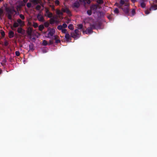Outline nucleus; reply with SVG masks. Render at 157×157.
<instances>
[{"instance_id": "b1692460", "label": "nucleus", "mask_w": 157, "mask_h": 157, "mask_svg": "<svg viewBox=\"0 0 157 157\" xmlns=\"http://www.w3.org/2000/svg\"><path fill=\"white\" fill-rule=\"evenodd\" d=\"M42 44L44 46H46L48 44L47 41L45 40H44L43 41Z\"/></svg>"}, {"instance_id": "7ed1b4c3", "label": "nucleus", "mask_w": 157, "mask_h": 157, "mask_svg": "<svg viewBox=\"0 0 157 157\" xmlns=\"http://www.w3.org/2000/svg\"><path fill=\"white\" fill-rule=\"evenodd\" d=\"M61 10L63 12L66 13L69 16H71V11L67 7L62 8Z\"/></svg>"}, {"instance_id": "1a4fd4ad", "label": "nucleus", "mask_w": 157, "mask_h": 157, "mask_svg": "<svg viewBox=\"0 0 157 157\" xmlns=\"http://www.w3.org/2000/svg\"><path fill=\"white\" fill-rule=\"evenodd\" d=\"M83 33H85L86 34H90L93 32L92 29L90 27L88 28L86 31H83Z\"/></svg>"}, {"instance_id": "603ef678", "label": "nucleus", "mask_w": 157, "mask_h": 157, "mask_svg": "<svg viewBox=\"0 0 157 157\" xmlns=\"http://www.w3.org/2000/svg\"><path fill=\"white\" fill-rule=\"evenodd\" d=\"M1 34L2 35V36H5V33L4 31H1Z\"/></svg>"}, {"instance_id": "13d9d810", "label": "nucleus", "mask_w": 157, "mask_h": 157, "mask_svg": "<svg viewBox=\"0 0 157 157\" xmlns=\"http://www.w3.org/2000/svg\"><path fill=\"white\" fill-rule=\"evenodd\" d=\"M1 64L2 65V66H4L5 65V64H5V63H3V62H2V63H1Z\"/></svg>"}, {"instance_id": "9b49d317", "label": "nucleus", "mask_w": 157, "mask_h": 157, "mask_svg": "<svg viewBox=\"0 0 157 157\" xmlns=\"http://www.w3.org/2000/svg\"><path fill=\"white\" fill-rule=\"evenodd\" d=\"M17 22L18 23L20 26H23L25 25L24 22L22 21L20 19H18L17 20Z\"/></svg>"}, {"instance_id": "de8ad7c7", "label": "nucleus", "mask_w": 157, "mask_h": 157, "mask_svg": "<svg viewBox=\"0 0 157 157\" xmlns=\"http://www.w3.org/2000/svg\"><path fill=\"white\" fill-rule=\"evenodd\" d=\"M62 26H63V28H65L67 27V25L66 23L63 24Z\"/></svg>"}, {"instance_id": "72a5a7b5", "label": "nucleus", "mask_w": 157, "mask_h": 157, "mask_svg": "<svg viewBox=\"0 0 157 157\" xmlns=\"http://www.w3.org/2000/svg\"><path fill=\"white\" fill-rule=\"evenodd\" d=\"M57 29L59 30H61L63 29V26L61 25H58L57 27Z\"/></svg>"}, {"instance_id": "f03ea898", "label": "nucleus", "mask_w": 157, "mask_h": 157, "mask_svg": "<svg viewBox=\"0 0 157 157\" xmlns=\"http://www.w3.org/2000/svg\"><path fill=\"white\" fill-rule=\"evenodd\" d=\"M55 33V30L54 29H50V30L48 34V37L49 38H51Z\"/></svg>"}, {"instance_id": "ea45409f", "label": "nucleus", "mask_w": 157, "mask_h": 157, "mask_svg": "<svg viewBox=\"0 0 157 157\" xmlns=\"http://www.w3.org/2000/svg\"><path fill=\"white\" fill-rule=\"evenodd\" d=\"M53 44V40H49V43L48 44L49 45L52 44Z\"/></svg>"}, {"instance_id": "5701e85b", "label": "nucleus", "mask_w": 157, "mask_h": 157, "mask_svg": "<svg viewBox=\"0 0 157 157\" xmlns=\"http://www.w3.org/2000/svg\"><path fill=\"white\" fill-rule=\"evenodd\" d=\"M140 6L142 8H144L146 6V4L144 2H142L140 3Z\"/></svg>"}, {"instance_id": "6ab92c4d", "label": "nucleus", "mask_w": 157, "mask_h": 157, "mask_svg": "<svg viewBox=\"0 0 157 157\" xmlns=\"http://www.w3.org/2000/svg\"><path fill=\"white\" fill-rule=\"evenodd\" d=\"M71 35L72 37L74 38H76L78 36L74 33H71Z\"/></svg>"}, {"instance_id": "a878e982", "label": "nucleus", "mask_w": 157, "mask_h": 157, "mask_svg": "<svg viewBox=\"0 0 157 157\" xmlns=\"http://www.w3.org/2000/svg\"><path fill=\"white\" fill-rule=\"evenodd\" d=\"M53 16V14L52 13L50 12L47 14V16L49 18H51Z\"/></svg>"}, {"instance_id": "8fccbe9b", "label": "nucleus", "mask_w": 157, "mask_h": 157, "mask_svg": "<svg viewBox=\"0 0 157 157\" xmlns=\"http://www.w3.org/2000/svg\"><path fill=\"white\" fill-rule=\"evenodd\" d=\"M8 43L7 41H5L4 43V45L5 46H7L8 45Z\"/></svg>"}, {"instance_id": "79ce46f5", "label": "nucleus", "mask_w": 157, "mask_h": 157, "mask_svg": "<svg viewBox=\"0 0 157 157\" xmlns=\"http://www.w3.org/2000/svg\"><path fill=\"white\" fill-rule=\"evenodd\" d=\"M55 20L51 18L50 20V23L51 24H52L54 23Z\"/></svg>"}, {"instance_id": "f3484780", "label": "nucleus", "mask_w": 157, "mask_h": 157, "mask_svg": "<svg viewBox=\"0 0 157 157\" xmlns=\"http://www.w3.org/2000/svg\"><path fill=\"white\" fill-rule=\"evenodd\" d=\"M73 6L74 7L78 8L79 7L80 5L78 2H75L73 4Z\"/></svg>"}, {"instance_id": "c9c22d12", "label": "nucleus", "mask_w": 157, "mask_h": 157, "mask_svg": "<svg viewBox=\"0 0 157 157\" xmlns=\"http://www.w3.org/2000/svg\"><path fill=\"white\" fill-rule=\"evenodd\" d=\"M115 5L117 7H118L119 8H122V7H121V5H120V4H119L118 3H116Z\"/></svg>"}, {"instance_id": "39448f33", "label": "nucleus", "mask_w": 157, "mask_h": 157, "mask_svg": "<svg viewBox=\"0 0 157 157\" xmlns=\"http://www.w3.org/2000/svg\"><path fill=\"white\" fill-rule=\"evenodd\" d=\"M30 2L32 3V4L34 6H35L38 4H40L41 5V2L40 0H30Z\"/></svg>"}, {"instance_id": "338daca9", "label": "nucleus", "mask_w": 157, "mask_h": 157, "mask_svg": "<svg viewBox=\"0 0 157 157\" xmlns=\"http://www.w3.org/2000/svg\"><path fill=\"white\" fill-rule=\"evenodd\" d=\"M155 2L157 3V0H155Z\"/></svg>"}, {"instance_id": "3c124183", "label": "nucleus", "mask_w": 157, "mask_h": 157, "mask_svg": "<svg viewBox=\"0 0 157 157\" xmlns=\"http://www.w3.org/2000/svg\"><path fill=\"white\" fill-rule=\"evenodd\" d=\"M3 13V10L0 8V15H2Z\"/></svg>"}, {"instance_id": "bf43d9fd", "label": "nucleus", "mask_w": 157, "mask_h": 157, "mask_svg": "<svg viewBox=\"0 0 157 157\" xmlns=\"http://www.w3.org/2000/svg\"><path fill=\"white\" fill-rule=\"evenodd\" d=\"M12 58H11V57H10L9 59V61L10 62H12Z\"/></svg>"}, {"instance_id": "393cba45", "label": "nucleus", "mask_w": 157, "mask_h": 157, "mask_svg": "<svg viewBox=\"0 0 157 157\" xmlns=\"http://www.w3.org/2000/svg\"><path fill=\"white\" fill-rule=\"evenodd\" d=\"M29 48L30 50H33V46L32 44H31L29 45Z\"/></svg>"}, {"instance_id": "a211bd4d", "label": "nucleus", "mask_w": 157, "mask_h": 157, "mask_svg": "<svg viewBox=\"0 0 157 157\" xmlns=\"http://www.w3.org/2000/svg\"><path fill=\"white\" fill-rule=\"evenodd\" d=\"M56 13L58 15H63V12L58 9L56 10Z\"/></svg>"}, {"instance_id": "4468645a", "label": "nucleus", "mask_w": 157, "mask_h": 157, "mask_svg": "<svg viewBox=\"0 0 157 157\" xmlns=\"http://www.w3.org/2000/svg\"><path fill=\"white\" fill-rule=\"evenodd\" d=\"M157 9V5H154L151 6L149 10L150 11L155 10Z\"/></svg>"}, {"instance_id": "0e129e2a", "label": "nucleus", "mask_w": 157, "mask_h": 157, "mask_svg": "<svg viewBox=\"0 0 157 157\" xmlns=\"http://www.w3.org/2000/svg\"><path fill=\"white\" fill-rule=\"evenodd\" d=\"M132 0V2H134L135 1H136V0Z\"/></svg>"}, {"instance_id": "774afa93", "label": "nucleus", "mask_w": 157, "mask_h": 157, "mask_svg": "<svg viewBox=\"0 0 157 157\" xmlns=\"http://www.w3.org/2000/svg\"><path fill=\"white\" fill-rule=\"evenodd\" d=\"M2 1V0H0V1Z\"/></svg>"}, {"instance_id": "09e8293b", "label": "nucleus", "mask_w": 157, "mask_h": 157, "mask_svg": "<svg viewBox=\"0 0 157 157\" xmlns=\"http://www.w3.org/2000/svg\"><path fill=\"white\" fill-rule=\"evenodd\" d=\"M56 44H58L60 42V41L59 39H57L56 40Z\"/></svg>"}, {"instance_id": "a19ab883", "label": "nucleus", "mask_w": 157, "mask_h": 157, "mask_svg": "<svg viewBox=\"0 0 157 157\" xmlns=\"http://www.w3.org/2000/svg\"><path fill=\"white\" fill-rule=\"evenodd\" d=\"M15 54L16 56H18L20 55V53L18 51H16L15 52Z\"/></svg>"}, {"instance_id": "e433bc0d", "label": "nucleus", "mask_w": 157, "mask_h": 157, "mask_svg": "<svg viewBox=\"0 0 157 157\" xmlns=\"http://www.w3.org/2000/svg\"><path fill=\"white\" fill-rule=\"evenodd\" d=\"M19 16L21 19L22 20H24L25 19V17L22 14H20L19 15Z\"/></svg>"}, {"instance_id": "6e6d98bb", "label": "nucleus", "mask_w": 157, "mask_h": 157, "mask_svg": "<svg viewBox=\"0 0 157 157\" xmlns=\"http://www.w3.org/2000/svg\"><path fill=\"white\" fill-rule=\"evenodd\" d=\"M7 60L5 58L3 60H2V62H3V63H6V62Z\"/></svg>"}, {"instance_id": "aec40b11", "label": "nucleus", "mask_w": 157, "mask_h": 157, "mask_svg": "<svg viewBox=\"0 0 157 157\" xmlns=\"http://www.w3.org/2000/svg\"><path fill=\"white\" fill-rule=\"evenodd\" d=\"M44 28V26L43 25H40L39 26V30L40 31H42Z\"/></svg>"}, {"instance_id": "864d4df0", "label": "nucleus", "mask_w": 157, "mask_h": 157, "mask_svg": "<svg viewBox=\"0 0 157 157\" xmlns=\"http://www.w3.org/2000/svg\"><path fill=\"white\" fill-rule=\"evenodd\" d=\"M50 6L51 7L52 10L54 11L55 10V6H54L50 5Z\"/></svg>"}, {"instance_id": "c03bdc74", "label": "nucleus", "mask_w": 157, "mask_h": 157, "mask_svg": "<svg viewBox=\"0 0 157 157\" xmlns=\"http://www.w3.org/2000/svg\"><path fill=\"white\" fill-rule=\"evenodd\" d=\"M26 6L28 8H30L31 7V4L30 3H28L26 4Z\"/></svg>"}, {"instance_id": "dca6fc26", "label": "nucleus", "mask_w": 157, "mask_h": 157, "mask_svg": "<svg viewBox=\"0 0 157 157\" xmlns=\"http://www.w3.org/2000/svg\"><path fill=\"white\" fill-rule=\"evenodd\" d=\"M14 32L13 31L10 30L9 32V37L10 38H12L14 36Z\"/></svg>"}, {"instance_id": "20e7f679", "label": "nucleus", "mask_w": 157, "mask_h": 157, "mask_svg": "<svg viewBox=\"0 0 157 157\" xmlns=\"http://www.w3.org/2000/svg\"><path fill=\"white\" fill-rule=\"evenodd\" d=\"M98 5H93L90 7V9L92 12L94 13L96 12Z\"/></svg>"}, {"instance_id": "cd10ccee", "label": "nucleus", "mask_w": 157, "mask_h": 157, "mask_svg": "<svg viewBox=\"0 0 157 157\" xmlns=\"http://www.w3.org/2000/svg\"><path fill=\"white\" fill-rule=\"evenodd\" d=\"M49 25V24L48 22H46L44 23V26L46 27H48Z\"/></svg>"}, {"instance_id": "423d86ee", "label": "nucleus", "mask_w": 157, "mask_h": 157, "mask_svg": "<svg viewBox=\"0 0 157 157\" xmlns=\"http://www.w3.org/2000/svg\"><path fill=\"white\" fill-rule=\"evenodd\" d=\"M128 6H126L124 7H122V8L121 9H122L123 12L126 14H128L129 13V9L128 8Z\"/></svg>"}, {"instance_id": "ddd939ff", "label": "nucleus", "mask_w": 157, "mask_h": 157, "mask_svg": "<svg viewBox=\"0 0 157 157\" xmlns=\"http://www.w3.org/2000/svg\"><path fill=\"white\" fill-rule=\"evenodd\" d=\"M17 31L18 33H21V34H23L25 32V30L21 27L18 28Z\"/></svg>"}, {"instance_id": "0eeeda50", "label": "nucleus", "mask_w": 157, "mask_h": 157, "mask_svg": "<svg viewBox=\"0 0 157 157\" xmlns=\"http://www.w3.org/2000/svg\"><path fill=\"white\" fill-rule=\"evenodd\" d=\"M125 1H124L123 0H121L120 2V5H121V7H122V6L124 5L125 6H129V4L126 2H125Z\"/></svg>"}, {"instance_id": "4c0bfd02", "label": "nucleus", "mask_w": 157, "mask_h": 157, "mask_svg": "<svg viewBox=\"0 0 157 157\" xmlns=\"http://www.w3.org/2000/svg\"><path fill=\"white\" fill-rule=\"evenodd\" d=\"M53 39L55 40L57 39H59V37L57 35H55L53 36Z\"/></svg>"}, {"instance_id": "f704fd0d", "label": "nucleus", "mask_w": 157, "mask_h": 157, "mask_svg": "<svg viewBox=\"0 0 157 157\" xmlns=\"http://www.w3.org/2000/svg\"><path fill=\"white\" fill-rule=\"evenodd\" d=\"M61 31L63 33H65V34H66V33H68L66 29H63Z\"/></svg>"}, {"instance_id": "2eb2a0df", "label": "nucleus", "mask_w": 157, "mask_h": 157, "mask_svg": "<svg viewBox=\"0 0 157 157\" xmlns=\"http://www.w3.org/2000/svg\"><path fill=\"white\" fill-rule=\"evenodd\" d=\"M97 26V23H94L93 24H90V27L91 28V29L93 30L94 29H96V27Z\"/></svg>"}, {"instance_id": "7c9ffc66", "label": "nucleus", "mask_w": 157, "mask_h": 157, "mask_svg": "<svg viewBox=\"0 0 157 157\" xmlns=\"http://www.w3.org/2000/svg\"><path fill=\"white\" fill-rule=\"evenodd\" d=\"M92 12V11H91V10H88L87 11V13L89 16L91 14Z\"/></svg>"}, {"instance_id": "052dcab7", "label": "nucleus", "mask_w": 157, "mask_h": 157, "mask_svg": "<svg viewBox=\"0 0 157 157\" xmlns=\"http://www.w3.org/2000/svg\"><path fill=\"white\" fill-rule=\"evenodd\" d=\"M28 0H23V1L24 3H26Z\"/></svg>"}, {"instance_id": "e2e57ef3", "label": "nucleus", "mask_w": 157, "mask_h": 157, "mask_svg": "<svg viewBox=\"0 0 157 157\" xmlns=\"http://www.w3.org/2000/svg\"><path fill=\"white\" fill-rule=\"evenodd\" d=\"M2 70L1 69H0V74H1V73H2Z\"/></svg>"}, {"instance_id": "9d476101", "label": "nucleus", "mask_w": 157, "mask_h": 157, "mask_svg": "<svg viewBox=\"0 0 157 157\" xmlns=\"http://www.w3.org/2000/svg\"><path fill=\"white\" fill-rule=\"evenodd\" d=\"M32 31V28L30 27H29L27 30V33L28 35L29 36H31Z\"/></svg>"}, {"instance_id": "473e14b6", "label": "nucleus", "mask_w": 157, "mask_h": 157, "mask_svg": "<svg viewBox=\"0 0 157 157\" xmlns=\"http://www.w3.org/2000/svg\"><path fill=\"white\" fill-rule=\"evenodd\" d=\"M83 28V25L82 24H80L78 25V28L79 29H82Z\"/></svg>"}, {"instance_id": "6e6552de", "label": "nucleus", "mask_w": 157, "mask_h": 157, "mask_svg": "<svg viewBox=\"0 0 157 157\" xmlns=\"http://www.w3.org/2000/svg\"><path fill=\"white\" fill-rule=\"evenodd\" d=\"M37 18L38 20L40 22H44V21L43 17L40 13L37 15Z\"/></svg>"}, {"instance_id": "4d7b16f0", "label": "nucleus", "mask_w": 157, "mask_h": 157, "mask_svg": "<svg viewBox=\"0 0 157 157\" xmlns=\"http://www.w3.org/2000/svg\"><path fill=\"white\" fill-rule=\"evenodd\" d=\"M145 13L146 14H148L150 12H149V11L148 10H147L145 11Z\"/></svg>"}, {"instance_id": "412c9836", "label": "nucleus", "mask_w": 157, "mask_h": 157, "mask_svg": "<svg viewBox=\"0 0 157 157\" xmlns=\"http://www.w3.org/2000/svg\"><path fill=\"white\" fill-rule=\"evenodd\" d=\"M19 25V24L17 22H15L13 24V26L14 28H16L18 27Z\"/></svg>"}, {"instance_id": "f257e3e1", "label": "nucleus", "mask_w": 157, "mask_h": 157, "mask_svg": "<svg viewBox=\"0 0 157 157\" xmlns=\"http://www.w3.org/2000/svg\"><path fill=\"white\" fill-rule=\"evenodd\" d=\"M5 10L6 12V14L9 20H11L12 19V15L14 14V12L16 13L15 10L13 8L11 9L7 7L6 8Z\"/></svg>"}, {"instance_id": "c85d7f7f", "label": "nucleus", "mask_w": 157, "mask_h": 157, "mask_svg": "<svg viewBox=\"0 0 157 157\" xmlns=\"http://www.w3.org/2000/svg\"><path fill=\"white\" fill-rule=\"evenodd\" d=\"M97 2L99 4H101L103 3L104 2L103 0H97Z\"/></svg>"}, {"instance_id": "37998d69", "label": "nucleus", "mask_w": 157, "mask_h": 157, "mask_svg": "<svg viewBox=\"0 0 157 157\" xmlns=\"http://www.w3.org/2000/svg\"><path fill=\"white\" fill-rule=\"evenodd\" d=\"M78 32L79 31L78 29H77L75 30V33L77 36L78 35Z\"/></svg>"}, {"instance_id": "bb28decb", "label": "nucleus", "mask_w": 157, "mask_h": 157, "mask_svg": "<svg viewBox=\"0 0 157 157\" xmlns=\"http://www.w3.org/2000/svg\"><path fill=\"white\" fill-rule=\"evenodd\" d=\"M131 13L132 14V16H134L135 14H136V11L134 9H133L132 10V11H131Z\"/></svg>"}, {"instance_id": "69168bd1", "label": "nucleus", "mask_w": 157, "mask_h": 157, "mask_svg": "<svg viewBox=\"0 0 157 157\" xmlns=\"http://www.w3.org/2000/svg\"><path fill=\"white\" fill-rule=\"evenodd\" d=\"M128 0H125L126 2H128Z\"/></svg>"}, {"instance_id": "2f4dec72", "label": "nucleus", "mask_w": 157, "mask_h": 157, "mask_svg": "<svg viewBox=\"0 0 157 157\" xmlns=\"http://www.w3.org/2000/svg\"><path fill=\"white\" fill-rule=\"evenodd\" d=\"M41 8V6L39 5H37L36 7V9L37 10H39Z\"/></svg>"}, {"instance_id": "a18cd8bd", "label": "nucleus", "mask_w": 157, "mask_h": 157, "mask_svg": "<svg viewBox=\"0 0 157 157\" xmlns=\"http://www.w3.org/2000/svg\"><path fill=\"white\" fill-rule=\"evenodd\" d=\"M45 12H46V13L47 14L50 13V12L49 11L48 9V8H45Z\"/></svg>"}, {"instance_id": "680f3d73", "label": "nucleus", "mask_w": 157, "mask_h": 157, "mask_svg": "<svg viewBox=\"0 0 157 157\" xmlns=\"http://www.w3.org/2000/svg\"><path fill=\"white\" fill-rule=\"evenodd\" d=\"M69 21H70V20L68 19L67 21V24H68L69 23Z\"/></svg>"}, {"instance_id": "58836bf2", "label": "nucleus", "mask_w": 157, "mask_h": 157, "mask_svg": "<svg viewBox=\"0 0 157 157\" xmlns=\"http://www.w3.org/2000/svg\"><path fill=\"white\" fill-rule=\"evenodd\" d=\"M33 27L35 28H37L38 26L37 23L36 22H33Z\"/></svg>"}, {"instance_id": "4be33fe9", "label": "nucleus", "mask_w": 157, "mask_h": 157, "mask_svg": "<svg viewBox=\"0 0 157 157\" xmlns=\"http://www.w3.org/2000/svg\"><path fill=\"white\" fill-rule=\"evenodd\" d=\"M68 28L70 30H72L74 29V27L72 24H70L68 26Z\"/></svg>"}, {"instance_id": "49530a36", "label": "nucleus", "mask_w": 157, "mask_h": 157, "mask_svg": "<svg viewBox=\"0 0 157 157\" xmlns=\"http://www.w3.org/2000/svg\"><path fill=\"white\" fill-rule=\"evenodd\" d=\"M55 4L56 5H58L59 4V2L58 0H56L55 1Z\"/></svg>"}, {"instance_id": "5fc2aeb1", "label": "nucleus", "mask_w": 157, "mask_h": 157, "mask_svg": "<svg viewBox=\"0 0 157 157\" xmlns=\"http://www.w3.org/2000/svg\"><path fill=\"white\" fill-rule=\"evenodd\" d=\"M86 2L88 4H90V0H86Z\"/></svg>"}, {"instance_id": "f8f14e48", "label": "nucleus", "mask_w": 157, "mask_h": 157, "mask_svg": "<svg viewBox=\"0 0 157 157\" xmlns=\"http://www.w3.org/2000/svg\"><path fill=\"white\" fill-rule=\"evenodd\" d=\"M65 38L66 39V41H69L71 40V37L70 36L69 34L68 33H66L65 36Z\"/></svg>"}, {"instance_id": "c756f323", "label": "nucleus", "mask_w": 157, "mask_h": 157, "mask_svg": "<svg viewBox=\"0 0 157 157\" xmlns=\"http://www.w3.org/2000/svg\"><path fill=\"white\" fill-rule=\"evenodd\" d=\"M114 13L116 14H118L119 13V11L118 8H116L114 10Z\"/></svg>"}]
</instances>
